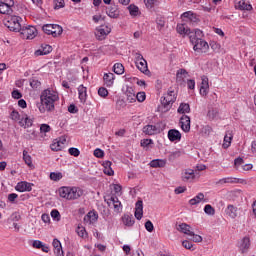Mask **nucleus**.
<instances>
[{
    "label": "nucleus",
    "mask_w": 256,
    "mask_h": 256,
    "mask_svg": "<svg viewBox=\"0 0 256 256\" xmlns=\"http://www.w3.org/2000/svg\"><path fill=\"white\" fill-rule=\"evenodd\" d=\"M122 222L126 227H133L135 225V218H133V215L124 214Z\"/></svg>",
    "instance_id": "72a5a7b5"
},
{
    "label": "nucleus",
    "mask_w": 256,
    "mask_h": 256,
    "mask_svg": "<svg viewBox=\"0 0 256 256\" xmlns=\"http://www.w3.org/2000/svg\"><path fill=\"white\" fill-rule=\"evenodd\" d=\"M142 132L144 135H157V133H159V128H157L155 125L148 124L143 127Z\"/></svg>",
    "instance_id": "4be33fe9"
},
{
    "label": "nucleus",
    "mask_w": 256,
    "mask_h": 256,
    "mask_svg": "<svg viewBox=\"0 0 256 256\" xmlns=\"http://www.w3.org/2000/svg\"><path fill=\"white\" fill-rule=\"evenodd\" d=\"M251 247V239L249 236L242 238L238 244L240 253H247Z\"/></svg>",
    "instance_id": "2eb2a0df"
},
{
    "label": "nucleus",
    "mask_w": 256,
    "mask_h": 256,
    "mask_svg": "<svg viewBox=\"0 0 256 256\" xmlns=\"http://www.w3.org/2000/svg\"><path fill=\"white\" fill-rule=\"evenodd\" d=\"M193 179H195V170L186 169L182 172V181H193Z\"/></svg>",
    "instance_id": "a878e982"
},
{
    "label": "nucleus",
    "mask_w": 256,
    "mask_h": 256,
    "mask_svg": "<svg viewBox=\"0 0 256 256\" xmlns=\"http://www.w3.org/2000/svg\"><path fill=\"white\" fill-rule=\"evenodd\" d=\"M181 19L184 23H199V16L192 11L184 12L181 15Z\"/></svg>",
    "instance_id": "1a4fd4ad"
},
{
    "label": "nucleus",
    "mask_w": 256,
    "mask_h": 256,
    "mask_svg": "<svg viewBox=\"0 0 256 256\" xmlns=\"http://www.w3.org/2000/svg\"><path fill=\"white\" fill-rule=\"evenodd\" d=\"M144 3L147 9H153L154 6L159 5V3H161V0H144Z\"/></svg>",
    "instance_id": "49530a36"
},
{
    "label": "nucleus",
    "mask_w": 256,
    "mask_h": 256,
    "mask_svg": "<svg viewBox=\"0 0 256 256\" xmlns=\"http://www.w3.org/2000/svg\"><path fill=\"white\" fill-rule=\"evenodd\" d=\"M245 180L239 179V178H234V177H226V178H221L218 181L215 182L216 185H227V184H236V183H244Z\"/></svg>",
    "instance_id": "ddd939ff"
},
{
    "label": "nucleus",
    "mask_w": 256,
    "mask_h": 256,
    "mask_svg": "<svg viewBox=\"0 0 256 256\" xmlns=\"http://www.w3.org/2000/svg\"><path fill=\"white\" fill-rule=\"evenodd\" d=\"M85 191L79 187L62 186L59 188V195L68 201H75L83 197Z\"/></svg>",
    "instance_id": "7ed1b4c3"
},
{
    "label": "nucleus",
    "mask_w": 256,
    "mask_h": 256,
    "mask_svg": "<svg viewBox=\"0 0 256 256\" xmlns=\"http://www.w3.org/2000/svg\"><path fill=\"white\" fill-rule=\"evenodd\" d=\"M68 153L73 157H79V155H81V151L77 148H69Z\"/></svg>",
    "instance_id": "052dcab7"
},
{
    "label": "nucleus",
    "mask_w": 256,
    "mask_h": 256,
    "mask_svg": "<svg viewBox=\"0 0 256 256\" xmlns=\"http://www.w3.org/2000/svg\"><path fill=\"white\" fill-rule=\"evenodd\" d=\"M145 99H147V95L145 94V92H138L136 94V100L139 103H143V101H145Z\"/></svg>",
    "instance_id": "4d7b16f0"
},
{
    "label": "nucleus",
    "mask_w": 256,
    "mask_h": 256,
    "mask_svg": "<svg viewBox=\"0 0 256 256\" xmlns=\"http://www.w3.org/2000/svg\"><path fill=\"white\" fill-rule=\"evenodd\" d=\"M113 165V163L111 161H104L102 166L104 167L103 172L105 175H108L109 177H111L112 175H114V171L113 168H111V166Z\"/></svg>",
    "instance_id": "473e14b6"
},
{
    "label": "nucleus",
    "mask_w": 256,
    "mask_h": 256,
    "mask_svg": "<svg viewBox=\"0 0 256 256\" xmlns=\"http://www.w3.org/2000/svg\"><path fill=\"white\" fill-rule=\"evenodd\" d=\"M20 127L28 129V127H33V118L29 117L27 114H23L22 118L19 120Z\"/></svg>",
    "instance_id": "aec40b11"
},
{
    "label": "nucleus",
    "mask_w": 256,
    "mask_h": 256,
    "mask_svg": "<svg viewBox=\"0 0 256 256\" xmlns=\"http://www.w3.org/2000/svg\"><path fill=\"white\" fill-rule=\"evenodd\" d=\"M145 229L148 231V233H153L155 226H153V222H151V220L146 221Z\"/></svg>",
    "instance_id": "bf43d9fd"
},
{
    "label": "nucleus",
    "mask_w": 256,
    "mask_h": 256,
    "mask_svg": "<svg viewBox=\"0 0 256 256\" xmlns=\"http://www.w3.org/2000/svg\"><path fill=\"white\" fill-rule=\"evenodd\" d=\"M12 97L13 99H21V97H23V94H21L19 90H14L12 92Z\"/></svg>",
    "instance_id": "774afa93"
},
{
    "label": "nucleus",
    "mask_w": 256,
    "mask_h": 256,
    "mask_svg": "<svg viewBox=\"0 0 256 256\" xmlns=\"http://www.w3.org/2000/svg\"><path fill=\"white\" fill-rule=\"evenodd\" d=\"M40 131L41 133H49V131H51V126L48 124H41Z\"/></svg>",
    "instance_id": "e2e57ef3"
},
{
    "label": "nucleus",
    "mask_w": 256,
    "mask_h": 256,
    "mask_svg": "<svg viewBox=\"0 0 256 256\" xmlns=\"http://www.w3.org/2000/svg\"><path fill=\"white\" fill-rule=\"evenodd\" d=\"M16 191H19V193H25V191H32L33 189V184L29 183V182H18L16 187H15Z\"/></svg>",
    "instance_id": "6ab92c4d"
},
{
    "label": "nucleus",
    "mask_w": 256,
    "mask_h": 256,
    "mask_svg": "<svg viewBox=\"0 0 256 256\" xmlns=\"http://www.w3.org/2000/svg\"><path fill=\"white\" fill-rule=\"evenodd\" d=\"M231 141H233V132L227 131L224 136V143H223L222 147L224 149H229V147H231Z\"/></svg>",
    "instance_id": "7c9ffc66"
},
{
    "label": "nucleus",
    "mask_w": 256,
    "mask_h": 256,
    "mask_svg": "<svg viewBox=\"0 0 256 256\" xmlns=\"http://www.w3.org/2000/svg\"><path fill=\"white\" fill-rule=\"evenodd\" d=\"M204 212L206 213V215H215V208H213L211 204H207L204 207Z\"/></svg>",
    "instance_id": "3c124183"
},
{
    "label": "nucleus",
    "mask_w": 256,
    "mask_h": 256,
    "mask_svg": "<svg viewBox=\"0 0 256 256\" xmlns=\"http://www.w3.org/2000/svg\"><path fill=\"white\" fill-rule=\"evenodd\" d=\"M176 31L179 35H182V37H191V35L195 33V30L191 31V28H189L185 23L177 24Z\"/></svg>",
    "instance_id": "9d476101"
},
{
    "label": "nucleus",
    "mask_w": 256,
    "mask_h": 256,
    "mask_svg": "<svg viewBox=\"0 0 256 256\" xmlns=\"http://www.w3.org/2000/svg\"><path fill=\"white\" fill-rule=\"evenodd\" d=\"M103 81H104V85H106V87H113V84L115 83V74H113L111 72L104 73Z\"/></svg>",
    "instance_id": "b1692460"
},
{
    "label": "nucleus",
    "mask_w": 256,
    "mask_h": 256,
    "mask_svg": "<svg viewBox=\"0 0 256 256\" xmlns=\"http://www.w3.org/2000/svg\"><path fill=\"white\" fill-rule=\"evenodd\" d=\"M168 139L171 143H179L181 141V132L177 129H170L168 131Z\"/></svg>",
    "instance_id": "f3484780"
},
{
    "label": "nucleus",
    "mask_w": 256,
    "mask_h": 256,
    "mask_svg": "<svg viewBox=\"0 0 256 256\" xmlns=\"http://www.w3.org/2000/svg\"><path fill=\"white\" fill-rule=\"evenodd\" d=\"M52 245L54 247V253L56 256H64L63 247L61 246V242L59 240L54 239Z\"/></svg>",
    "instance_id": "2f4dec72"
},
{
    "label": "nucleus",
    "mask_w": 256,
    "mask_h": 256,
    "mask_svg": "<svg viewBox=\"0 0 256 256\" xmlns=\"http://www.w3.org/2000/svg\"><path fill=\"white\" fill-rule=\"evenodd\" d=\"M23 161L26 165H28V167H33V159L27 150L23 151Z\"/></svg>",
    "instance_id": "37998d69"
},
{
    "label": "nucleus",
    "mask_w": 256,
    "mask_h": 256,
    "mask_svg": "<svg viewBox=\"0 0 256 256\" xmlns=\"http://www.w3.org/2000/svg\"><path fill=\"white\" fill-rule=\"evenodd\" d=\"M99 219V214L93 210L87 213V215L84 216V223L86 225H93L94 223H97V220Z\"/></svg>",
    "instance_id": "4468645a"
},
{
    "label": "nucleus",
    "mask_w": 256,
    "mask_h": 256,
    "mask_svg": "<svg viewBox=\"0 0 256 256\" xmlns=\"http://www.w3.org/2000/svg\"><path fill=\"white\" fill-rule=\"evenodd\" d=\"M51 181H61L63 179V173L61 172H51L50 173Z\"/></svg>",
    "instance_id": "09e8293b"
},
{
    "label": "nucleus",
    "mask_w": 256,
    "mask_h": 256,
    "mask_svg": "<svg viewBox=\"0 0 256 256\" xmlns=\"http://www.w3.org/2000/svg\"><path fill=\"white\" fill-rule=\"evenodd\" d=\"M15 1L13 0H0V13L2 15H11L13 13L12 7H14Z\"/></svg>",
    "instance_id": "6e6552de"
},
{
    "label": "nucleus",
    "mask_w": 256,
    "mask_h": 256,
    "mask_svg": "<svg viewBox=\"0 0 256 256\" xmlns=\"http://www.w3.org/2000/svg\"><path fill=\"white\" fill-rule=\"evenodd\" d=\"M111 33V28L109 26H100L96 29L95 35L98 41H103Z\"/></svg>",
    "instance_id": "9b49d317"
},
{
    "label": "nucleus",
    "mask_w": 256,
    "mask_h": 256,
    "mask_svg": "<svg viewBox=\"0 0 256 256\" xmlns=\"http://www.w3.org/2000/svg\"><path fill=\"white\" fill-rule=\"evenodd\" d=\"M226 214H228L231 219H235L237 217V207L229 204L226 208Z\"/></svg>",
    "instance_id": "ea45409f"
},
{
    "label": "nucleus",
    "mask_w": 256,
    "mask_h": 256,
    "mask_svg": "<svg viewBox=\"0 0 256 256\" xmlns=\"http://www.w3.org/2000/svg\"><path fill=\"white\" fill-rule=\"evenodd\" d=\"M183 155V151L181 150H176L174 152H170L168 155V160L169 161H175L176 159H179Z\"/></svg>",
    "instance_id": "a18cd8bd"
},
{
    "label": "nucleus",
    "mask_w": 256,
    "mask_h": 256,
    "mask_svg": "<svg viewBox=\"0 0 256 256\" xmlns=\"http://www.w3.org/2000/svg\"><path fill=\"white\" fill-rule=\"evenodd\" d=\"M204 34L200 29H194V33L189 36L190 43L193 44V49L196 53H207L209 44L203 40Z\"/></svg>",
    "instance_id": "f03ea898"
},
{
    "label": "nucleus",
    "mask_w": 256,
    "mask_h": 256,
    "mask_svg": "<svg viewBox=\"0 0 256 256\" xmlns=\"http://www.w3.org/2000/svg\"><path fill=\"white\" fill-rule=\"evenodd\" d=\"M68 112L75 114L79 112V109L77 108V106H75V104H70L68 106Z\"/></svg>",
    "instance_id": "338daca9"
},
{
    "label": "nucleus",
    "mask_w": 256,
    "mask_h": 256,
    "mask_svg": "<svg viewBox=\"0 0 256 256\" xmlns=\"http://www.w3.org/2000/svg\"><path fill=\"white\" fill-rule=\"evenodd\" d=\"M203 199H205V194L200 192L194 198L189 200V205H199V203H201V201H203Z\"/></svg>",
    "instance_id": "58836bf2"
},
{
    "label": "nucleus",
    "mask_w": 256,
    "mask_h": 256,
    "mask_svg": "<svg viewBox=\"0 0 256 256\" xmlns=\"http://www.w3.org/2000/svg\"><path fill=\"white\" fill-rule=\"evenodd\" d=\"M98 95L100 97L105 98V97H107L109 95V90H107V88H105V87H100L98 89Z\"/></svg>",
    "instance_id": "6e6d98bb"
},
{
    "label": "nucleus",
    "mask_w": 256,
    "mask_h": 256,
    "mask_svg": "<svg viewBox=\"0 0 256 256\" xmlns=\"http://www.w3.org/2000/svg\"><path fill=\"white\" fill-rule=\"evenodd\" d=\"M32 247H34V249H41V247H43V242L34 240L32 241Z\"/></svg>",
    "instance_id": "69168bd1"
},
{
    "label": "nucleus",
    "mask_w": 256,
    "mask_h": 256,
    "mask_svg": "<svg viewBox=\"0 0 256 256\" xmlns=\"http://www.w3.org/2000/svg\"><path fill=\"white\" fill-rule=\"evenodd\" d=\"M104 201L107 203L108 207H113L115 213H121L123 211V204H121V201H119L117 196L112 195Z\"/></svg>",
    "instance_id": "423d86ee"
},
{
    "label": "nucleus",
    "mask_w": 256,
    "mask_h": 256,
    "mask_svg": "<svg viewBox=\"0 0 256 256\" xmlns=\"http://www.w3.org/2000/svg\"><path fill=\"white\" fill-rule=\"evenodd\" d=\"M21 17L19 16H7L4 19V25L9 29V31H13L15 33H19L21 31Z\"/></svg>",
    "instance_id": "20e7f679"
},
{
    "label": "nucleus",
    "mask_w": 256,
    "mask_h": 256,
    "mask_svg": "<svg viewBox=\"0 0 256 256\" xmlns=\"http://www.w3.org/2000/svg\"><path fill=\"white\" fill-rule=\"evenodd\" d=\"M59 101V94L57 92L47 89L44 90L40 96V102H37L40 113H45V111L51 112L55 110V102Z\"/></svg>",
    "instance_id": "f257e3e1"
},
{
    "label": "nucleus",
    "mask_w": 256,
    "mask_h": 256,
    "mask_svg": "<svg viewBox=\"0 0 256 256\" xmlns=\"http://www.w3.org/2000/svg\"><path fill=\"white\" fill-rule=\"evenodd\" d=\"M178 113L181 115H185V113H190L191 112V106L187 103H181L180 106L178 107Z\"/></svg>",
    "instance_id": "79ce46f5"
},
{
    "label": "nucleus",
    "mask_w": 256,
    "mask_h": 256,
    "mask_svg": "<svg viewBox=\"0 0 256 256\" xmlns=\"http://www.w3.org/2000/svg\"><path fill=\"white\" fill-rule=\"evenodd\" d=\"M126 97L129 103H135V101H137V94H135L133 87H127Z\"/></svg>",
    "instance_id": "cd10ccee"
},
{
    "label": "nucleus",
    "mask_w": 256,
    "mask_h": 256,
    "mask_svg": "<svg viewBox=\"0 0 256 256\" xmlns=\"http://www.w3.org/2000/svg\"><path fill=\"white\" fill-rule=\"evenodd\" d=\"M106 13L108 17H111V19H117L119 17V10L117 9V5L111 4L107 9Z\"/></svg>",
    "instance_id": "393cba45"
},
{
    "label": "nucleus",
    "mask_w": 256,
    "mask_h": 256,
    "mask_svg": "<svg viewBox=\"0 0 256 256\" xmlns=\"http://www.w3.org/2000/svg\"><path fill=\"white\" fill-rule=\"evenodd\" d=\"M134 215L138 219V221H141V219H143V201L139 200L136 202Z\"/></svg>",
    "instance_id": "bb28decb"
},
{
    "label": "nucleus",
    "mask_w": 256,
    "mask_h": 256,
    "mask_svg": "<svg viewBox=\"0 0 256 256\" xmlns=\"http://www.w3.org/2000/svg\"><path fill=\"white\" fill-rule=\"evenodd\" d=\"M113 72L116 75H123V73H125V67L121 63H116L113 66Z\"/></svg>",
    "instance_id": "c03bdc74"
},
{
    "label": "nucleus",
    "mask_w": 256,
    "mask_h": 256,
    "mask_svg": "<svg viewBox=\"0 0 256 256\" xmlns=\"http://www.w3.org/2000/svg\"><path fill=\"white\" fill-rule=\"evenodd\" d=\"M94 157H97L98 159H102V157H105V152L97 148L94 150Z\"/></svg>",
    "instance_id": "680f3d73"
},
{
    "label": "nucleus",
    "mask_w": 256,
    "mask_h": 256,
    "mask_svg": "<svg viewBox=\"0 0 256 256\" xmlns=\"http://www.w3.org/2000/svg\"><path fill=\"white\" fill-rule=\"evenodd\" d=\"M200 95L202 97H207V95H209V78H207V76H202Z\"/></svg>",
    "instance_id": "a211bd4d"
},
{
    "label": "nucleus",
    "mask_w": 256,
    "mask_h": 256,
    "mask_svg": "<svg viewBox=\"0 0 256 256\" xmlns=\"http://www.w3.org/2000/svg\"><path fill=\"white\" fill-rule=\"evenodd\" d=\"M42 31L46 33V35H52L53 37H59V33L61 32V30L53 31V24L43 25Z\"/></svg>",
    "instance_id": "5701e85b"
},
{
    "label": "nucleus",
    "mask_w": 256,
    "mask_h": 256,
    "mask_svg": "<svg viewBox=\"0 0 256 256\" xmlns=\"http://www.w3.org/2000/svg\"><path fill=\"white\" fill-rule=\"evenodd\" d=\"M237 7L240 9V11H251V9H253V6L248 4L246 0H240L237 4Z\"/></svg>",
    "instance_id": "e433bc0d"
},
{
    "label": "nucleus",
    "mask_w": 256,
    "mask_h": 256,
    "mask_svg": "<svg viewBox=\"0 0 256 256\" xmlns=\"http://www.w3.org/2000/svg\"><path fill=\"white\" fill-rule=\"evenodd\" d=\"M182 247H184V249H189V250H191V249H193V243H191V242L188 241V240H184V241L182 242Z\"/></svg>",
    "instance_id": "0e129e2a"
},
{
    "label": "nucleus",
    "mask_w": 256,
    "mask_h": 256,
    "mask_svg": "<svg viewBox=\"0 0 256 256\" xmlns=\"http://www.w3.org/2000/svg\"><path fill=\"white\" fill-rule=\"evenodd\" d=\"M175 101H177V94L173 90L168 91V93L164 94L160 99L164 111H169Z\"/></svg>",
    "instance_id": "39448f33"
},
{
    "label": "nucleus",
    "mask_w": 256,
    "mask_h": 256,
    "mask_svg": "<svg viewBox=\"0 0 256 256\" xmlns=\"http://www.w3.org/2000/svg\"><path fill=\"white\" fill-rule=\"evenodd\" d=\"M188 72L187 70L181 68L177 71L176 73V81L182 85L183 83H185V78L187 77Z\"/></svg>",
    "instance_id": "c85d7f7f"
},
{
    "label": "nucleus",
    "mask_w": 256,
    "mask_h": 256,
    "mask_svg": "<svg viewBox=\"0 0 256 256\" xmlns=\"http://www.w3.org/2000/svg\"><path fill=\"white\" fill-rule=\"evenodd\" d=\"M50 215L54 221H61V213H59V210L53 209Z\"/></svg>",
    "instance_id": "8fccbe9b"
},
{
    "label": "nucleus",
    "mask_w": 256,
    "mask_h": 256,
    "mask_svg": "<svg viewBox=\"0 0 256 256\" xmlns=\"http://www.w3.org/2000/svg\"><path fill=\"white\" fill-rule=\"evenodd\" d=\"M128 11H129L131 17H137V16L141 15V11H139V7H137L135 4L129 5Z\"/></svg>",
    "instance_id": "a19ab883"
},
{
    "label": "nucleus",
    "mask_w": 256,
    "mask_h": 256,
    "mask_svg": "<svg viewBox=\"0 0 256 256\" xmlns=\"http://www.w3.org/2000/svg\"><path fill=\"white\" fill-rule=\"evenodd\" d=\"M50 149H51L52 151H61V149H63V142H61V141L53 142V143L50 145Z\"/></svg>",
    "instance_id": "de8ad7c7"
},
{
    "label": "nucleus",
    "mask_w": 256,
    "mask_h": 256,
    "mask_svg": "<svg viewBox=\"0 0 256 256\" xmlns=\"http://www.w3.org/2000/svg\"><path fill=\"white\" fill-rule=\"evenodd\" d=\"M76 233L79 237H85V235H87V230H85V227L83 226H78L76 228Z\"/></svg>",
    "instance_id": "864d4df0"
},
{
    "label": "nucleus",
    "mask_w": 256,
    "mask_h": 256,
    "mask_svg": "<svg viewBox=\"0 0 256 256\" xmlns=\"http://www.w3.org/2000/svg\"><path fill=\"white\" fill-rule=\"evenodd\" d=\"M10 117L12 121H20L21 120V115L17 110H13L10 114Z\"/></svg>",
    "instance_id": "13d9d810"
},
{
    "label": "nucleus",
    "mask_w": 256,
    "mask_h": 256,
    "mask_svg": "<svg viewBox=\"0 0 256 256\" xmlns=\"http://www.w3.org/2000/svg\"><path fill=\"white\" fill-rule=\"evenodd\" d=\"M53 51V47L49 44H42L40 49L34 52L35 57H41L43 55H49Z\"/></svg>",
    "instance_id": "dca6fc26"
},
{
    "label": "nucleus",
    "mask_w": 256,
    "mask_h": 256,
    "mask_svg": "<svg viewBox=\"0 0 256 256\" xmlns=\"http://www.w3.org/2000/svg\"><path fill=\"white\" fill-rule=\"evenodd\" d=\"M21 34L22 35H27V39H34L35 35H37V28L33 26H29L26 28H21Z\"/></svg>",
    "instance_id": "412c9836"
},
{
    "label": "nucleus",
    "mask_w": 256,
    "mask_h": 256,
    "mask_svg": "<svg viewBox=\"0 0 256 256\" xmlns=\"http://www.w3.org/2000/svg\"><path fill=\"white\" fill-rule=\"evenodd\" d=\"M136 67L141 71V73H144V75H149L151 73L147 66V60L143 58L141 53H136Z\"/></svg>",
    "instance_id": "0eeeda50"
},
{
    "label": "nucleus",
    "mask_w": 256,
    "mask_h": 256,
    "mask_svg": "<svg viewBox=\"0 0 256 256\" xmlns=\"http://www.w3.org/2000/svg\"><path fill=\"white\" fill-rule=\"evenodd\" d=\"M78 95L80 99V103H86L87 101V87L80 85L78 87Z\"/></svg>",
    "instance_id": "c756f323"
},
{
    "label": "nucleus",
    "mask_w": 256,
    "mask_h": 256,
    "mask_svg": "<svg viewBox=\"0 0 256 256\" xmlns=\"http://www.w3.org/2000/svg\"><path fill=\"white\" fill-rule=\"evenodd\" d=\"M167 165V160L163 159H154L150 162V167L153 169H157V167L163 168Z\"/></svg>",
    "instance_id": "c9c22d12"
},
{
    "label": "nucleus",
    "mask_w": 256,
    "mask_h": 256,
    "mask_svg": "<svg viewBox=\"0 0 256 256\" xmlns=\"http://www.w3.org/2000/svg\"><path fill=\"white\" fill-rule=\"evenodd\" d=\"M153 144V139H143L140 142L141 147H143L145 151H151Z\"/></svg>",
    "instance_id": "4c0bfd02"
},
{
    "label": "nucleus",
    "mask_w": 256,
    "mask_h": 256,
    "mask_svg": "<svg viewBox=\"0 0 256 256\" xmlns=\"http://www.w3.org/2000/svg\"><path fill=\"white\" fill-rule=\"evenodd\" d=\"M180 127L184 133H189L191 131V118L187 115H182L180 118Z\"/></svg>",
    "instance_id": "f8f14e48"
},
{
    "label": "nucleus",
    "mask_w": 256,
    "mask_h": 256,
    "mask_svg": "<svg viewBox=\"0 0 256 256\" xmlns=\"http://www.w3.org/2000/svg\"><path fill=\"white\" fill-rule=\"evenodd\" d=\"M30 87H32V89H38L41 87V82L35 78H32L30 79Z\"/></svg>",
    "instance_id": "5fc2aeb1"
},
{
    "label": "nucleus",
    "mask_w": 256,
    "mask_h": 256,
    "mask_svg": "<svg viewBox=\"0 0 256 256\" xmlns=\"http://www.w3.org/2000/svg\"><path fill=\"white\" fill-rule=\"evenodd\" d=\"M65 7V0H54V9L59 10Z\"/></svg>",
    "instance_id": "603ef678"
},
{
    "label": "nucleus",
    "mask_w": 256,
    "mask_h": 256,
    "mask_svg": "<svg viewBox=\"0 0 256 256\" xmlns=\"http://www.w3.org/2000/svg\"><path fill=\"white\" fill-rule=\"evenodd\" d=\"M178 231H180V233H184L185 235H194L193 231H191V226L189 224L186 223H182L178 226Z\"/></svg>",
    "instance_id": "f704fd0d"
}]
</instances>
